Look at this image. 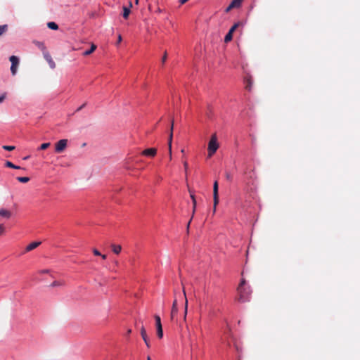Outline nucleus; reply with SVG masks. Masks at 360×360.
Instances as JSON below:
<instances>
[{
  "instance_id": "nucleus-1",
  "label": "nucleus",
  "mask_w": 360,
  "mask_h": 360,
  "mask_svg": "<svg viewBox=\"0 0 360 360\" xmlns=\"http://www.w3.org/2000/svg\"><path fill=\"white\" fill-rule=\"evenodd\" d=\"M219 148L217 138L216 134H213L208 143V157H212Z\"/></svg>"
},
{
  "instance_id": "nucleus-2",
  "label": "nucleus",
  "mask_w": 360,
  "mask_h": 360,
  "mask_svg": "<svg viewBox=\"0 0 360 360\" xmlns=\"http://www.w3.org/2000/svg\"><path fill=\"white\" fill-rule=\"evenodd\" d=\"M245 284V279H242V281H240V283L237 288V291H238V294L237 300L240 302H248V297L245 296V294L243 293V290H245V287H244Z\"/></svg>"
},
{
  "instance_id": "nucleus-3",
  "label": "nucleus",
  "mask_w": 360,
  "mask_h": 360,
  "mask_svg": "<svg viewBox=\"0 0 360 360\" xmlns=\"http://www.w3.org/2000/svg\"><path fill=\"white\" fill-rule=\"evenodd\" d=\"M213 201H214V207L213 212H216L217 205L219 203V195H218V182L215 181L213 185Z\"/></svg>"
},
{
  "instance_id": "nucleus-4",
  "label": "nucleus",
  "mask_w": 360,
  "mask_h": 360,
  "mask_svg": "<svg viewBox=\"0 0 360 360\" xmlns=\"http://www.w3.org/2000/svg\"><path fill=\"white\" fill-rule=\"evenodd\" d=\"M67 145V139H60L55 144V151L58 153H62L66 148Z\"/></svg>"
},
{
  "instance_id": "nucleus-5",
  "label": "nucleus",
  "mask_w": 360,
  "mask_h": 360,
  "mask_svg": "<svg viewBox=\"0 0 360 360\" xmlns=\"http://www.w3.org/2000/svg\"><path fill=\"white\" fill-rule=\"evenodd\" d=\"M154 318L155 320L157 335L159 338H162L163 337V330L160 317L158 315H155Z\"/></svg>"
},
{
  "instance_id": "nucleus-6",
  "label": "nucleus",
  "mask_w": 360,
  "mask_h": 360,
  "mask_svg": "<svg viewBox=\"0 0 360 360\" xmlns=\"http://www.w3.org/2000/svg\"><path fill=\"white\" fill-rule=\"evenodd\" d=\"M10 61L11 63V71L13 75H15L17 72V67L19 64V59L15 56H12L10 57Z\"/></svg>"
},
{
  "instance_id": "nucleus-7",
  "label": "nucleus",
  "mask_w": 360,
  "mask_h": 360,
  "mask_svg": "<svg viewBox=\"0 0 360 360\" xmlns=\"http://www.w3.org/2000/svg\"><path fill=\"white\" fill-rule=\"evenodd\" d=\"M243 0H232L229 6L226 8L225 11L226 13L229 12L233 8H237L240 7L241 4Z\"/></svg>"
},
{
  "instance_id": "nucleus-8",
  "label": "nucleus",
  "mask_w": 360,
  "mask_h": 360,
  "mask_svg": "<svg viewBox=\"0 0 360 360\" xmlns=\"http://www.w3.org/2000/svg\"><path fill=\"white\" fill-rule=\"evenodd\" d=\"M173 128H174V120H172L171 130H170V134H169V140H168L169 153V158H170V160L172 159V137H173Z\"/></svg>"
},
{
  "instance_id": "nucleus-9",
  "label": "nucleus",
  "mask_w": 360,
  "mask_h": 360,
  "mask_svg": "<svg viewBox=\"0 0 360 360\" xmlns=\"http://www.w3.org/2000/svg\"><path fill=\"white\" fill-rule=\"evenodd\" d=\"M157 154V149L155 148H147L142 151L141 155L148 157H154Z\"/></svg>"
},
{
  "instance_id": "nucleus-10",
  "label": "nucleus",
  "mask_w": 360,
  "mask_h": 360,
  "mask_svg": "<svg viewBox=\"0 0 360 360\" xmlns=\"http://www.w3.org/2000/svg\"><path fill=\"white\" fill-rule=\"evenodd\" d=\"M140 333H141V335L143 341L145 342L147 347H150V342H149V340H148V336L146 334V330L145 329V327L143 325L141 326V327L140 328Z\"/></svg>"
},
{
  "instance_id": "nucleus-11",
  "label": "nucleus",
  "mask_w": 360,
  "mask_h": 360,
  "mask_svg": "<svg viewBox=\"0 0 360 360\" xmlns=\"http://www.w3.org/2000/svg\"><path fill=\"white\" fill-rule=\"evenodd\" d=\"M178 312V308H177V302L176 300H174L172 304V311H171V319L172 321H174L176 316Z\"/></svg>"
},
{
  "instance_id": "nucleus-12",
  "label": "nucleus",
  "mask_w": 360,
  "mask_h": 360,
  "mask_svg": "<svg viewBox=\"0 0 360 360\" xmlns=\"http://www.w3.org/2000/svg\"><path fill=\"white\" fill-rule=\"evenodd\" d=\"M44 58L48 62L51 68L54 69L56 68V63L53 60L51 55L48 53H44Z\"/></svg>"
},
{
  "instance_id": "nucleus-13",
  "label": "nucleus",
  "mask_w": 360,
  "mask_h": 360,
  "mask_svg": "<svg viewBox=\"0 0 360 360\" xmlns=\"http://www.w3.org/2000/svg\"><path fill=\"white\" fill-rule=\"evenodd\" d=\"M11 216H12V213L11 211L7 210L4 208L0 209V217L6 218V219H9L11 217Z\"/></svg>"
},
{
  "instance_id": "nucleus-14",
  "label": "nucleus",
  "mask_w": 360,
  "mask_h": 360,
  "mask_svg": "<svg viewBox=\"0 0 360 360\" xmlns=\"http://www.w3.org/2000/svg\"><path fill=\"white\" fill-rule=\"evenodd\" d=\"M41 244V242H32L30 244H29L26 248H25V252H30V251H32L33 250H34L35 248H37L39 245Z\"/></svg>"
},
{
  "instance_id": "nucleus-15",
  "label": "nucleus",
  "mask_w": 360,
  "mask_h": 360,
  "mask_svg": "<svg viewBox=\"0 0 360 360\" xmlns=\"http://www.w3.org/2000/svg\"><path fill=\"white\" fill-rule=\"evenodd\" d=\"M132 7V4L130 1L129 2V7L127 8L126 6L123 7V18L127 19L128 18L129 13H130V8Z\"/></svg>"
},
{
  "instance_id": "nucleus-16",
  "label": "nucleus",
  "mask_w": 360,
  "mask_h": 360,
  "mask_svg": "<svg viewBox=\"0 0 360 360\" xmlns=\"http://www.w3.org/2000/svg\"><path fill=\"white\" fill-rule=\"evenodd\" d=\"M245 89L248 91H251L252 86V81L250 77H246L245 79Z\"/></svg>"
},
{
  "instance_id": "nucleus-17",
  "label": "nucleus",
  "mask_w": 360,
  "mask_h": 360,
  "mask_svg": "<svg viewBox=\"0 0 360 360\" xmlns=\"http://www.w3.org/2000/svg\"><path fill=\"white\" fill-rule=\"evenodd\" d=\"M96 48L97 46L96 44H91L90 49L85 51L83 53V56H86L91 54L96 49Z\"/></svg>"
},
{
  "instance_id": "nucleus-18",
  "label": "nucleus",
  "mask_w": 360,
  "mask_h": 360,
  "mask_svg": "<svg viewBox=\"0 0 360 360\" xmlns=\"http://www.w3.org/2000/svg\"><path fill=\"white\" fill-rule=\"evenodd\" d=\"M112 250L114 253L118 255L122 250V247L120 245H111Z\"/></svg>"
},
{
  "instance_id": "nucleus-19",
  "label": "nucleus",
  "mask_w": 360,
  "mask_h": 360,
  "mask_svg": "<svg viewBox=\"0 0 360 360\" xmlns=\"http://www.w3.org/2000/svg\"><path fill=\"white\" fill-rule=\"evenodd\" d=\"M47 27L49 29L53 30H57L58 29V25L56 22H49L47 23Z\"/></svg>"
},
{
  "instance_id": "nucleus-20",
  "label": "nucleus",
  "mask_w": 360,
  "mask_h": 360,
  "mask_svg": "<svg viewBox=\"0 0 360 360\" xmlns=\"http://www.w3.org/2000/svg\"><path fill=\"white\" fill-rule=\"evenodd\" d=\"M191 198L192 199V202H193V214L195 211V208H196V200H195V195L193 193H191Z\"/></svg>"
},
{
  "instance_id": "nucleus-21",
  "label": "nucleus",
  "mask_w": 360,
  "mask_h": 360,
  "mask_svg": "<svg viewBox=\"0 0 360 360\" xmlns=\"http://www.w3.org/2000/svg\"><path fill=\"white\" fill-rule=\"evenodd\" d=\"M240 25H242V23H241V22H238L235 23V24H234V25H233L230 28V30H229V32H230V33L233 34V33L235 32V30H236L239 26H240Z\"/></svg>"
},
{
  "instance_id": "nucleus-22",
  "label": "nucleus",
  "mask_w": 360,
  "mask_h": 360,
  "mask_svg": "<svg viewBox=\"0 0 360 360\" xmlns=\"http://www.w3.org/2000/svg\"><path fill=\"white\" fill-rule=\"evenodd\" d=\"M8 31V25H0V37Z\"/></svg>"
},
{
  "instance_id": "nucleus-23",
  "label": "nucleus",
  "mask_w": 360,
  "mask_h": 360,
  "mask_svg": "<svg viewBox=\"0 0 360 360\" xmlns=\"http://www.w3.org/2000/svg\"><path fill=\"white\" fill-rule=\"evenodd\" d=\"M232 38H233V34H231L230 32H228L226 34V35L225 36L224 41L226 43H228V42H229V41H231L232 40Z\"/></svg>"
},
{
  "instance_id": "nucleus-24",
  "label": "nucleus",
  "mask_w": 360,
  "mask_h": 360,
  "mask_svg": "<svg viewBox=\"0 0 360 360\" xmlns=\"http://www.w3.org/2000/svg\"><path fill=\"white\" fill-rule=\"evenodd\" d=\"M17 180L21 183H27L30 181V178L27 177V176H22V177L20 176V177L17 178Z\"/></svg>"
},
{
  "instance_id": "nucleus-25",
  "label": "nucleus",
  "mask_w": 360,
  "mask_h": 360,
  "mask_svg": "<svg viewBox=\"0 0 360 360\" xmlns=\"http://www.w3.org/2000/svg\"><path fill=\"white\" fill-rule=\"evenodd\" d=\"M6 165L8 167L13 168V169H20V167L16 166L14 164H13L11 162L7 161L6 162Z\"/></svg>"
},
{
  "instance_id": "nucleus-26",
  "label": "nucleus",
  "mask_w": 360,
  "mask_h": 360,
  "mask_svg": "<svg viewBox=\"0 0 360 360\" xmlns=\"http://www.w3.org/2000/svg\"><path fill=\"white\" fill-rule=\"evenodd\" d=\"M50 145H51L50 143H44L41 144L39 149V150H46L50 146Z\"/></svg>"
},
{
  "instance_id": "nucleus-27",
  "label": "nucleus",
  "mask_w": 360,
  "mask_h": 360,
  "mask_svg": "<svg viewBox=\"0 0 360 360\" xmlns=\"http://www.w3.org/2000/svg\"><path fill=\"white\" fill-rule=\"evenodd\" d=\"M243 293L245 296L248 297V301H249L250 295V290L248 288H245V290H243Z\"/></svg>"
},
{
  "instance_id": "nucleus-28",
  "label": "nucleus",
  "mask_w": 360,
  "mask_h": 360,
  "mask_svg": "<svg viewBox=\"0 0 360 360\" xmlns=\"http://www.w3.org/2000/svg\"><path fill=\"white\" fill-rule=\"evenodd\" d=\"M3 148L6 150L11 151L15 149V146H4Z\"/></svg>"
},
{
  "instance_id": "nucleus-29",
  "label": "nucleus",
  "mask_w": 360,
  "mask_h": 360,
  "mask_svg": "<svg viewBox=\"0 0 360 360\" xmlns=\"http://www.w3.org/2000/svg\"><path fill=\"white\" fill-rule=\"evenodd\" d=\"M225 176H226V179L228 181H231L232 180V175L231 174L230 172H226Z\"/></svg>"
},
{
  "instance_id": "nucleus-30",
  "label": "nucleus",
  "mask_w": 360,
  "mask_h": 360,
  "mask_svg": "<svg viewBox=\"0 0 360 360\" xmlns=\"http://www.w3.org/2000/svg\"><path fill=\"white\" fill-rule=\"evenodd\" d=\"M5 232V227L4 224H0V236L3 235Z\"/></svg>"
},
{
  "instance_id": "nucleus-31",
  "label": "nucleus",
  "mask_w": 360,
  "mask_h": 360,
  "mask_svg": "<svg viewBox=\"0 0 360 360\" xmlns=\"http://www.w3.org/2000/svg\"><path fill=\"white\" fill-rule=\"evenodd\" d=\"M93 253L96 256H100L101 255V253L96 248L93 249Z\"/></svg>"
},
{
  "instance_id": "nucleus-32",
  "label": "nucleus",
  "mask_w": 360,
  "mask_h": 360,
  "mask_svg": "<svg viewBox=\"0 0 360 360\" xmlns=\"http://www.w3.org/2000/svg\"><path fill=\"white\" fill-rule=\"evenodd\" d=\"M167 52H165V53H164V55H163V56L162 58V64L165 63V62L167 60Z\"/></svg>"
},
{
  "instance_id": "nucleus-33",
  "label": "nucleus",
  "mask_w": 360,
  "mask_h": 360,
  "mask_svg": "<svg viewBox=\"0 0 360 360\" xmlns=\"http://www.w3.org/2000/svg\"><path fill=\"white\" fill-rule=\"evenodd\" d=\"M62 283L60 282H58V281H54L52 284H51V286L52 287H56V286H58V285H61Z\"/></svg>"
},
{
  "instance_id": "nucleus-34",
  "label": "nucleus",
  "mask_w": 360,
  "mask_h": 360,
  "mask_svg": "<svg viewBox=\"0 0 360 360\" xmlns=\"http://www.w3.org/2000/svg\"><path fill=\"white\" fill-rule=\"evenodd\" d=\"M187 307H188V301L186 299V304H185V312H184V319H186V314H187Z\"/></svg>"
},
{
  "instance_id": "nucleus-35",
  "label": "nucleus",
  "mask_w": 360,
  "mask_h": 360,
  "mask_svg": "<svg viewBox=\"0 0 360 360\" xmlns=\"http://www.w3.org/2000/svg\"><path fill=\"white\" fill-rule=\"evenodd\" d=\"M6 93L3 94L0 96V103H1L4 101V100L6 98Z\"/></svg>"
},
{
  "instance_id": "nucleus-36",
  "label": "nucleus",
  "mask_w": 360,
  "mask_h": 360,
  "mask_svg": "<svg viewBox=\"0 0 360 360\" xmlns=\"http://www.w3.org/2000/svg\"><path fill=\"white\" fill-rule=\"evenodd\" d=\"M122 36L120 34H119L118 37H117V44H120L121 41H122Z\"/></svg>"
},
{
  "instance_id": "nucleus-37",
  "label": "nucleus",
  "mask_w": 360,
  "mask_h": 360,
  "mask_svg": "<svg viewBox=\"0 0 360 360\" xmlns=\"http://www.w3.org/2000/svg\"><path fill=\"white\" fill-rule=\"evenodd\" d=\"M184 166L185 171L186 172L188 169V167L187 162H184Z\"/></svg>"
},
{
  "instance_id": "nucleus-38",
  "label": "nucleus",
  "mask_w": 360,
  "mask_h": 360,
  "mask_svg": "<svg viewBox=\"0 0 360 360\" xmlns=\"http://www.w3.org/2000/svg\"><path fill=\"white\" fill-rule=\"evenodd\" d=\"M188 0H179V3L182 5L186 3Z\"/></svg>"
},
{
  "instance_id": "nucleus-39",
  "label": "nucleus",
  "mask_w": 360,
  "mask_h": 360,
  "mask_svg": "<svg viewBox=\"0 0 360 360\" xmlns=\"http://www.w3.org/2000/svg\"><path fill=\"white\" fill-rule=\"evenodd\" d=\"M48 272H49V270H47V269H46V270H42V271H40V273H41V274H46V273H48Z\"/></svg>"
},
{
  "instance_id": "nucleus-40",
  "label": "nucleus",
  "mask_w": 360,
  "mask_h": 360,
  "mask_svg": "<svg viewBox=\"0 0 360 360\" xmlns=\"http://www.w3.org/2000/svg\"><path fill=\"white\" fill-rule=\"evenodd\" d=\"M100 256L102 257L103 259H106V255H102L101 254V255H100Z\"/></svg>"
},
{
  "instance_id": "nucleus-41",
  "label": "nucleus",
  "mask_w": 360,
  "mask_h": 360,
  "mask_svg": "<svg viewBox=\"0 0 360 360\" xmlns=\"http://www.w3.org/2000/svg\"><path fill=\"white\" fill-rule=\"evenodd\" d=\"M84 105H85V104H83L82 106H80V107L77 110V111L80 110L82 108H84Z\"/></svg>"
},
{
  "instance_id": "nucleus-42",
  "label": "nucleus",
  "mask_w": 360,
  "mask_h": 360,
  "mask_svg": "<svg viewBox=\"0 0 360 360\" xmlns=\"http://www.w3.org/2000/svg\"><path fill=\"white\" fill-rule=\"evenodd\" d=\"M131 329H129V330H127V335L131 334Z\"/></svg>"
},
{
  "instance_id": "nucleus-43",
  "label": "nucleus",
  "mask_w": 360,
  "mask_h": 360,
  "mask_svg": "<svg viewBox=\"0 0 360 360\" xmlns=\"http://www.w3.org/2000/svg\"><path fill=\"white\" fill-rule=\"evenodd\" d=\"M135 4H139V0H135Z\"/></svg>"
},
{
  "instance_id": "nucleus-44",
  "label": "nucleus",
  "mask_w": 360,
  "mask_h": 360,
  "mask_svg": "<svg viewBox=\"0 0 360 360\" xmlns=\"http://www.w3.org/2000/svg\"><path fill=\"white\" fill-rule=\"evenodd\" d=\"M147 360H151L149 356L147 357Z\"/></svg>"
},
{
  "instance_id": "nucleus-45",
  "label": "nucleus",
  "mask_w": 360,
  "mask_h": 360,
  "mask_svg": "<svg viewBox=\"0 0 360 360\" xmlns=\"http://www.w3.org/2000/svg\"><path fill=\"white\" fill-rule=\"evenodd\" d=\"M28 158H29L28 156L25 157V158H24V160H27V159H28Z\"/></svg>"
},
{
  "instance_id": "nucleus-46",
  "label": "nucleus",
  "mask_w": 360,
  "mask_h": 360,
  "mask_svg": "<svg viewBox=\"0 0 360 360\" xmlns=\"http://www.w3.org/2000/svg\"><path fill=\"white\" fill-rule=\"evenodd\" d=\"M183 291H184V295H186V292H185L184 289L183 290Z\"/></svg>"
},
{
  "instance_id": "nucleus-47",
  "label": "nucleus",
  "mask_w": 360,
  "mask_h": 360,
  "mask_svg": "<svg viewBox=\"0 0 360 360\" xmlns=\"http://www.w3.org/2000/svg\"><path fill=\"white\" fill-rule=\"evenodd\" d=\"M191 221L188 223V227L189 226Z\"/></svg>"
}]
</instances>
